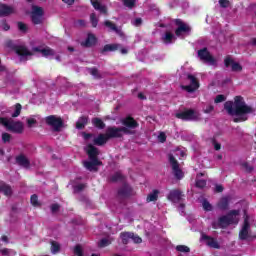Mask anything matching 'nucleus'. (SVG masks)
<instances>
[{
	"mask_svg": "<svg viewBox=\"0 0 256 256\" xmlns=\"http://www.w3.org/2000/svg\"><path fill=\"white\" fill-rule=\"evenodd\" d=\"M224 109H226L229 115L234 117V122L239 123L241 121H247L249 115L253 113V108L245 103L243 97L236 96L233 102H226L224 104Z\"/></svg>",
	"mask_w": 256,
	"mask_h": 256,
	"instance_id": "1",
	"label": "nucleus"
},
{
	"mask_svg": "<svg viewBox=\"0 0 256 256\" xmlns=\"http://www.w3.org/2000/svg\"><path fill=\"white\" fill-rule=\"evenodd\" d=\"M122 125L125 127H111L107 129L108 139H113L117 137H123V135H133V131L131 129H137L139 124L132 117H127L121 120Z\"/></svg>",
	"mask_w": 256,
	"mask_h": 256,
	"instance_id": "2",
	"label": "nucleus"
},
{
	"mask_svg": "<svg viewBox=\"0 0 256 256\" xmlns=\"http://www.w3.org/2000/svg\"><path fill=\"white\" fill-rule=\"evenodd\" d=\"M85 151L88 154L90 159L89 161L83 162L85 169H87L88 171H94V172L99 171V167L103 165V162L97 159V155H99V150L92 144H88L85 147Z\"/></svg>",
	"mask_w": 256,
	"mask_h": 256,
	"instance_id": "3",
	"label": "nucleus"
},
{
	"mask_svg": "<svg viewBox=\"0 0 256 256\" xmlns=\"http://www.w3.org/2000/svg\"><path fill=\"white\" fill-rule=\"evenodd\" d=\"M0 125H3L7 131L12 133H23L25 126L21 121H15L13 118H0Z\"/></svg>",
	"mask_w": 256,
	"mask_h": 256,
	"instance_id": "4",
	"label": "nucleus"
},
{
	"mask_svg": "<svg viewBox=\"0 0 256 256\" xmlns=\"http://www.w3.org/2000/svg\"><path fill=\"white\" fill-rule=\"evenodd\" d=\"M239 215H241V210H232L227 215L219 218V225L222 227L237 225L239 223Z\"/></svg>",
	"mask_w": 256,
	"mask_h": 256,
	"instance_id": "5",
	"label": "nucleus"
},
{
	"mask_svg": "<svg viewBox=\"0 0 256 256\" xmlns=\"http://www.w3.org/2000/svg\"><path fill=\"white\" fill-rule=\"evenodd\" d=\"M251 237V224L249 223V215H245L242 228L239 232V239L245 241Z\"/></svg>",
	"mask_w": 256,
	"mask_h": 256,
	"instance_id": "6",
	"label": "nucleus"
},
{
	"mask_svg": "<svg viewBox=\"0 0 256 256\" xmlns=\"http://www.w3.org/2000/svg\"><path fill=\"white\" fill-rule=\"evenodd\" d=\"M198 57L200 61L207 63L208 65H217V59H215L207 48H203L198 51Z\"/></svg>",
	"mask_w": 256,
	"mask_h": 256,
	"instance_id": "7",
	"label": "nucleus"
},
{
	"mask_svg": "<svg viewBox=\"0 0 256 256\" xmlns=\"http://www.w3.org/2000/svg\"><path fill=\"white\" fill-rule=\"evenodd\" d=\"M187 79L190 82V85H182L181 89L187 91V93H194V91H197V89H199V81L195 76L191 74L187 76Z\"/></svg>",
	"mask_w": 256,
	"mask_h": 256,
	"instance_id": "8",
	"label": "nucleus"
},
{
	"mask_svg": "<svg viewBox=\"0 0 256 256\" xmlns=\"http://www.w3.org/2000/svg\"><path fill=\"white\" fill-rule=\"evenodd\" d=\"M31 19L34 25L43 23V8L39 6H32Z\"/></svg>",
	"mask_w": 256,
	"mask_h": 256,
	"instance_id": "9",
	"label": "nucleus"
},
{
	"mask_svg": "<svg viewBox=\"0 0 256 256\" xmlns=\"http://www.w3.org/2000/svg\"><path fill=\"white\" fill-rule=\"evenodd\" d=\"M177 119H183L184 121H195L199 119V113L194 110L184 111L176 114Z\"/></svg>",
	"mask_w": 256,
	"mask_h": 256,
	"instance_id": "10",
	"label": "nucleus"
},
{
	"mask_svg": "<svg viewBox=\"0 0 256 256\" xmlns=\"http://www.w3.org/2000/svg\"><path fill=\"white\" fill-rule=\"evenodd\" d=\"M169 161L172 166L173 173L177 179H183V171L179 169V162L175 160L173 154H169Z\"/></svg>",
	"mask_w": 256,
	"mask_h": 256,
	"instance_id": "11",
	"label": "nucleus"
},
{
	"mask_svg": "<svg viewBox=\"0 0 256 256\" xmlns=\"http://www.w3.org/2000/svg\"><path fill=\"white\" fill-rule=\"evenodd\" d=\"M175 24L178 27L175 31L177 37H181V35H183V33H190L191 32V27H189V25H187L181 19H176Z\"/></svg>",
	"mask_w": 256,
	"mask_h": 256,
	"instance_id": "12",
	"label": "nucleus"
},
{
	"mask_svg": "<svg viewBox=\"0 0 256 256\" xmlns=\"http://www.w3.org/2000/svg\"><path fill=\"white\" fill-rule=\"evenodd\" d=\"M46 123L47 125H50V127H53L55 131H59L61 129V126L63 125V120L57 116H48L46 117Z\"/></svg>",
	"mask_w": 256,
	"mask_h": 256,
	"instance_id": "13",
	"label": "nucleus"
},
{
	"mask_svg": "<svg viewBox=\"0 0 256 256\" xmlns=\"http://www.w3.org/2000/svg\"><path fill=\"white\" fill-rule=\"evenodd\" d=\"M225 67H231V70L240 73V71H243V66L241 64L235 62L233 58L231 57H226L224 60Z\"/></svg>",
	"mask_w": 256,
	"mask_h": 256,
	"instance_id": "14",
	"label": "nucleus"
},
{
	"mask_svg": "<svg viewBox=\"0 0 256 256\" xmlns=\"http://www.w3.org/2000/svg\"><path fill=\"white\" fill-rule=\"evenodd\" d=\"M183 199V193L179 190H172L168 194V200L172 201V203H179Z\"/></svg>",
	"mask_w": 256,
	"mask_h": 256,
	"instance_id": "15",
	"label": "nucleus"
},
{
	"mask_svg": "<svg viewBox=\"0 0 256 256\" xmlns=\"http://www.w3.org/2000/svg\"><path fill=\"white\" fill-rule=\"evenodd\" d=\"M32 51H35L36 53H42L44 57H53V55H55V50L49 47H34Z\"/></svg>",
	"mask_w": 256,
	"mask_h": 256,
	"instance_id": "16",
	"label": "nucleus"
},
{
	"mask_svg": "<svg viewBox=\"0 0 256 256\" xmlns=\"http://www.w3.org/2000/svg\"><path fill=\"white\" fill-rule=\"evenodd\" d=\"M201 239L203 241H206V245H208V247H211L212 249H219L221 246H219V242H217V240H215L214 238H211L205 234H202Z\"/></svg>",
	"mask_w": 256,
	"mask_h": 256,
	"instance_id": "17",
	"label": "nucleus"
},
{
	"mask_svg": "<svg viewBox=\"0 0 256 256\" xmlns=\"http://www.w3.org/2000/svg\"><path fill=\"white\" fill-rule=\"evenodd\" d=\"M0 193H3L4 195H6V197H11V195H13V189L11 188V186H9V184L0 181Z\"/></svg>",
	"mask_w": 256,
	"mask_h": 256,
	"instance_id": "18",
	"label": "nucleus"
},
{
	"mask_svg": "<svg viewBox=\"0 0 256 256\" xmlns=\"http://www.w3.org/2000/svg\"><path fill=\"white\" fill-rule=\"evenodd\" d=\"M14 11L13 7L0 3V17H7V15H11Z\"/></svg>",
	"mask_w": 256,
	"mask_h": 256,
	"instance_id": "19",
	"label": "nucleus"
},
{
	"mask_svg": "<svg viewBox=\"0 0 256 256\" xmlns=\"http://www.w3.org/2000/svg\"><path fill=\"white\" fill-rule=\"evenodd\" d=\"M107 141H109V136L107 135V133L100 134L93 140L94 145H98V146L105 145V143H107Z\"/></svg>",
	"mask_w": 256,
	"mask_h": 256,
	"instance_id": "20",
	"label": "nucleus"
},
{
	"mask_svg": "<svg viewBox=\"0 0 256 256\" xmlns=\"http://www.w3.org/2000/svg\"><path fill=\"white\" fill-rule=\"evenodd\" d=\"M97 43V38L93 34H88L87 39L81 43L82 47H93Z\"/></svg>",
	"mask_w": 256,
	"mask_h": 256,
	"instance_id": "21",
	"label": "nucleus"
},
{
	"mask_svg": "<svg viewBox=\"0 0 256 256\" xmlns=\"http://www.w3.org/2000/svg\"><path fill=\"white\" fill-rule=\"evenodd\" d=\"M104 25L108 27V29H110L111 31H115V33H117V35H119L120 37H123V31L120 28H117V26L111 21H105Z\"/></svg>",
	"mask_w": 256,
	"mask_h": 256,
	"instance_id": "22",
	"label": "nucleus"
},
{
	"mask_svg": "<svg viewBox=\"0 0 256 256\" xmlns=\"http://www.w3.org/2000/svg\"><path fill=\"white\" fill-rule=\"evenodd\" d=\"M16 53L22 58L31 57V55H33V53H31V51H29L25 46H19L16 49Z\"/></svg>",
	"mask_w": 256,
	"mask_h": 256,
	"instance_id": "23",
	"label": "nucleus"
},
{
	"mask_svg": "<svg viewBox=\"0 0 256 256\" xmlns=\"http://www.w3.org/2000/svg\"><path fill=\"white\" fill-rule=\"evenodd\" d=\"M16 162L18 163V165H21V167H25L26 169H29V159H27L25 157V155H20L16 158Z\"/></svg>",
	"mask_w": 256,
	"mask_h": 256,
	"instance_id": "24",
	"label": "nucleus"
},
{
	"mask_svg": "<svg viewBox=\"0 0 256 256\" xmlns=\"http://www.w3.org/2000/svg\"><path fill=\"white\" fill-rule=\"evenodd\" d=\"M90 1L94 9H96V11H100V13H107V7L101 5L99 1L97 0H90Z\"/></svg>",
	"mask_w": 256,
	"mask_h": 256,
	"instance_id": "25",
	"label": "nucleus"
},
{
	"mask_svg": "<svg viewBox=\"0 0 256 256\" xmlns=\"http://www.w3.org/2000/svg\"><path fill=\"white\" fill-rule=\"evenodd\" d=\"M159 199V190H153L146 198L147 203L157 201Z\"/></svg>",
	"mask_w": 256,
	"mask_h": 256,
	"instance_id": "26",
	"label": "nucleus"
},
{
	"mask_svg": "<svg viewBox=\"0 0 256 256\" xmlns=\"http://www.w3.org/2000/svg\"><path fill=\"white\" fill-rule=\"evenodd\" d=\"M174 40H175V35L171 32H166L162 37V41H164L165 43H173Z\"/></svg>",
	"mask_w": 256,
	"mask_h": 256,
	"instance_id": "27",
	"label": "nucleus"
},
{
	"mask_svg": "<svg viewBox=\"0 0 256 256\" xmlns=\"http://www.w3.org/2000/svg\"><path fill=\"white\" fill-rule=\"evenodd\" d=\"M120 237L122 239V243L124 245H127V243H129V239H131V237H133V233L131 232H123L120 234Z\"/></svg>",
	"mask_w": 256,
	"mask_h": 256,
	"instance_id": "28",
	"label": "nucleus"
},
{
	"mask_svg": "<svg viewBox=\"0 0 256 256\" xmlns=\"http://www.w3.org/2000/svg\"><path fill=\"white\" fill-rule=\"evenodd\" d=\"M121 45L119 44H107L104 46L102 53H106L107 51H117Z\"/></svg>",
	"mask_w": 256,
	"mask_h": 256,
	"instance_id": "29",
	"label": "nucleus"
},
{
	"mask_svg": "<svg viewBox=\"0 0 256 256\" xmlns=\"http://www.w3.org/2000/svg\"><path fill=\"white\" fill-rule=\"evenodd\" d=\"M92 124L94 125V127H97L98 129H105V123L103 122V120L99 118H93Z\"/></svg>",
	"mask_w": 256,
	"mask_h": 256,
	"instance_id": "30",
	"label": "nucleus"
},
{
	"mask_svg": "<svg viewBox=\"0 0 256 256\" xmlns=\"http://www.w3.org/2000/svg\"><path fill=\"white\" fill-rule=\"evenodd\" d=\"M87 121H88L87 117H81V118L77 121L76 127H77L78 129H83V127H85V125H87Z\"/></svg>",
	"mask_w": 256,
	"mask_h": 256,
	"instance_id": "31",
	"label": "nucleus"
},
{
	"mask_svg": "<svg viewBox=\"0 0 256 256\" xmlns=\"http://www.w3.org/2000/svg\"><path fill=\"white\" fill-rule=\"evenodd\" d=\"M61 246L57 242H51V251L55 255V253H59Z\"/></svg>",
	"mask_w": 256,
	"mask_h": 256,
	"instance_id": "32",
	"label": "nucleus"
},
{
	"mask_svg": "<svg viewBox=\"0 0 256 256\" xmlns=\"http://www.w3.org/2000/svg\"><path fill=\"white\" fill-rule=\"evenodd\" d=\"M30 202L31 205H33V207H39L41 204L39 203V197H37V195H32L30 198Z\"/></svg>",
	"mask_w": 256,
	"mask_h": 256,
	"instance_id": "33",
	"label": "nucleus"
},
{
	"mask_svg": "<svg viewBox=\"0 0 256 256\" xmlns=\"http://www.w3.org/2000/svg\"><path fill=\"white\" fill-rule=\"evenodd\" d=\"M218 207L220 209H222L223 211H225V209H227V207H229V202L227 201V198H223L221 200V202L218 204Z\"/></svg>",
	"mask_w": 256,
	"mask_h": 256,
	"instance_id": "34",
	"label": "nucleus"
},
{
	"mask_svg": "<svg viewBox=\"0 0 256 256\" xmlns=\"http://www.w3.org/2000/svg\"><path fill=\"white\" fill-rule=\"evenodd\" d=\"M123 5L128 7V9H133L135 7V0H122Z\"/></svg>",
	"mask_w": 256,
	"mask_h": 256,
	"instance_id": "35",
	"label": "nucleus"
},
{
	"mask_svg": "<svg viewBox=\"0 0 256 256\" xmlns=\"http://www.w3.org/2000/svg\"><path fill=\"white\" fill-rule=\"evenodd\" d=\"M111 239L109 238H103L102 240H100L99 242V247H107L108 245H111Z\"/></svg>",
	"mask_w": 256,
	"mask_h": 256,
	"instance_id": "36",
	"label": "nucleus"
},
{
	"mask_svg": "<svg viewBox=\"0 0 256 256\" xmlns=\"http://www.w3.org/2000/svg\"><path fill=\"white\" fill-rule=\"evenodd\" d=\"M202 207H203L204 211H212V209H213V206L207 200H204L202 202Z\"/></svg>",
	"mask_w": 256,
	"mask_h": 256,
	"instance_id": "37",
	"label": "nucleus"
},
{
	"mask_svg": "<svg viewBox=\"0 0 256 256\" xmlns=\"http://www.w3.org/2000/svg\"><path fill=\"white\" fill-rule=\"evenodd\" d=\"M21 109H22V106L21 104H16L15 105V112L12 114V117H19V115H21Z\"/></svg>",
	"mask_w": 256,
	"mask_h": 256,
	"instance_id": "38",
	"label": "nucleus"
},
{
	"mask_svg": "<svg viewBox=\"0 0 256 256\" xmlns=\"http://www.w3.org/2000/svg\"><path fill=\"white\" fill-rule=\"evenodd\" d=\"M176 249L177 251H180V253H189V251H191V249L185 245H178Z\"/></svg>",
	"mask_w": 256,
	"mask_h": 256,
	"instance_id": "39",
	"label": "nucleus"
},
{
	"mask_svg": "<svg viewBox=\"0 0 256 256\" xmlns=\"http://www.w3.org/2000/svg\"><path fill=\"white\" fill-rule=\"evenodd\" d=\"M2 141L3 143H9L11 141V134L7 132L2 133Z\"/></svg>",
	"mask_w": 256,
	"mask_h": 256,
	"instance_id": "40",
	"label": "nucleus"
},
{
	"mask_svg": "<svg viewBox=\"0 0 256 256\" xmlns=\"http://www.w3.org/2000/svg\"><path fill=\"white\" fill-rule=\"evenodd\" d=\"M131 24L134 25V27H141L143 20L141 18H136L131 21Z\"/></svg>",
	"mask_w": 256,
	"mask_h": 256,
	"instance_id": "41",
	"label": "nucleus"
},
{
	"mask_svg": "<svg viewBox=\"0 0 256 256\" xmlns=\"http://www.w3.org/2000/svg\"><path fill=\"white\" fill-rule=\"evenodd\" d=\"M86 185L85 184H78L74 186V193H79L85 189Z\"/></svg>",
	"mask_w": 256,
	"mask_h": 256,
	"instance_id": "42",
	"label": "nucleus"
},
{
	"mask_svg": "<svg viewBox=\"0 0 256 256\" xmlns=\"http://www.w3.org/2000/svg\"><path fill=\"white\" fill-rule=\"evenodd\" d=\"M11 253H13V250L7 248L0 250V256H9Z\"/></svg>",
	"mask_w": 256,
	"mask_h": 256,
	"instance_id": "43",
	"label": "nucleus"
},
{
	"mask_svg": "<svg viewBox=\"0 0 256 256\" xmlns=\"http://www.w3.org/2000/svg\"><path fill=\"white\" fill-rule=\"evenodd\" d=\"M206 185H207V181L205 180L196 181V187H199L200 189H203Z\"/></svg>",
	"mask_w": 256,
	"mask_h": 256,
	"instance_id": "44",
	"label": "nucleus"
},
{
	"mask_svg": "<svg viewBox=\"0 0 256 256\" xmlns=\"http://www.w3.org/2000/svg\"><path fill=\"white\" fill-rule=\"evenodd\" d=\"M158 141L160 143H165V141H167V136L165 135V133L161 132L159 135H158Z\"/></svg>",
	"mask_w": 256,
	"mask_h": 256,
	"instance_id": "45",
	"label": "nucleus"
},
{
	"mask_svg": "<svg viewBox=\"0 0 256 256\" xmlns=\"http://www.w3.org/2000/svg\"><path fill=\"white\" fill-rule=\"evenodd\" d=\"M90 21H91L93 27H97L98 20H97V17L95 16V14H91Z\"/></svg>",
	"mask_w": 256,
	"mask_h": 256,
	"instance_id": "46",
	"label": "nucleus"
},
{
	"mask_svg": "<svg viewBox=\"0 0 256 256\" xmlns=\"http://www.w3.org/2000/svg\"><path fill=\"white\" fill-rule=\"evenodd\" d=\"M18 29L23 33H27V26L23 22L18 23Z\"/></svg>",
	"mask_w": 256,
	"mask_h": 256,
	"instance_id": "47",
	"label": "nucleus"
},
{
	"mask_svg": "<svg viewBox=\"0 0 256 256\" xmlns=\"http://www.w3.org/2000/svg\"><path fill=\"white\" fill-rule=\"evenodd\" d=\"M130 239H132V241H134V243H143V239H141V237L133 234L132 237H130Z\"/></svg>",
	"mask_w": 256,
	"mask_h": 256,
	"instance_id": "48",
	"label": "nucleus"
},
{
	"mask_svg": "<svg viewBox=\"0 0 256 256\" xmlns=\"http://www.w3.org/2000/svg\"><path fill=\"white\" fill-rule=\"evenodd\" d=\"M242 168L247 172V173H251L253 171V167L249 166V164L247 163H243L242 164Z\"/></svg>",
	"mask_w": 256,
	"mask_h": 256,
	"instance_id": "49",
	"label": "nucleus"
},
{
	"mask_svg": "<svg viewBox=\"0 0 256 256\" xmlns=\"http://www.w3.org/2000/svg\"><path fill=\"white\" fill-rule=\"evenodd\" d=\"M219 5L224 9H227V7H229V0H219Z\"/></svg>",
	"mask_w": 256,
	"mask_h": 256,
	"instance_id": "50",
	"label": "nucleus"
},
{
	"mask_svg": "<svg viewBox=\"0 0 256 256\" xmlns=\"http://www.w3.org/2000/svg\"><path fill=\"white\" fill-rule=\"evenodd\" d=\"M215 103H223V101H225V96L224 95H218L215 98Z\"/></svg>",
	"mask_w": 256,
	"mask_h": 256,
	"instance_id": "51",
	"label": "nucleus"
},
{
	"mask_svg": "<svg viewBox=\"0 0 256 256\" xmlns=\"http://www.w3.org/2000/svg\"><path fill=\"white\" fill-rule=\"evenodd\" d=\"M35 123H37V120H35L34 118H28L27 119L28 127H33V125H35Z\"/></svg>",
	"mask_w": 256,
	"mask_h": 256,
	"instance_id": "52",
	"label": "nucleus"
},
{
	"mask_svg": "<svg viewBox=\"0 0 256 256\" xmlns=\"http://www.w3.org/2000/svg\"><path fill=\"white\" fill-rule=\"evenodd\" d=\"M121 179H123V175H121V173H116V174L112 177V181H121Z\"/></svg>",
	"mask_w": 256,
	"mask_h": 256,
	"instance_id": "53",
	"label": "nucleus"
},
{
	"mask_svg": "<svg viewBox=\"0 0 256 256\" xmlns=\"http://www.w3.org/2000/svg\"><path fill=\"white\" fill-rule=\"evenodd\" d=\"M89 72L93 75V77H99V70H97V68H92Z\"/></svg>",
	"mask_w": 256,
	"mask_h": 256,
	"instance_id": "54",
	"label": "nucleus"
},
{
	"mask_svg": "<svg viewBox=\"0 0 256 256\" xmlns=\"http://www.w3.org/2000/svg\"><path fill=\"white\" fill-rule=\"evenodd\" d=\"M59 204H52L51 205V211L52 213H57V211H59Z\"/></svg>",
	"mask_w": 256,
	"mask_h": 256,
	"instance_id": "55",
	"label": "nucleus"
},
{
	"mask_svg": "<svg viewBox=\"0 0 256 256\" xmlns=\"http://www.w3.org/2000/svg\"><path fill=\"white\" fill-rule=\"evenodd\" d=\"M86 25H87V22H85V20H78L76 22L77 27H85Z\"/></svg>",
	"mask_w": 256,
	"mask_h": 256,
	"instance_id": "56",
	"label": "nucleus"
},
{
	"mask_svg": "<svg viewBox=\"0 0 256 256\" xmlns=\"http://www.w3.org/2000/svg\"><path fill=\"white\" fill-rule=\"evenodd\" d=\"M2 29L4 31H9V29H11V27L9 26V24H7V22L3 21L2 22Z\"/></svg>",
	"mask_w": 256,
	"mask_h": 256,
	"instance_id": "57",
	"label": "nucleus"
},
{
	"mask_svg": "<svg viewBox=\"0 0 256 256\" xmlns=\"http://www.w3.org/2000/svg\"><path fill=\"white\" fill-rule=\"evenodd\" d=\"M215 191H216V193H223V186L222 185H216Z\"/></svg>",
	"mask_w": 256,
	"mask_h": 256,
	"instance_id": "58",
	"label": "nucleus"
},
{
	"mask_svg": "<svg viewBox=\"0 0 256 256\" xmlns=\"http://www.w3.org/2000/svg\"><path fill=\"white\" fill-rule=\"evenodd\" d=\"M213 106L208 105L205 109H204V113H211L213 111Z\"/></svg>",
	"mask_w": 256,
	"mask_h": 256,
	"instance_id": "59",
	"label": "nucleus"
},
{
	"mask_svg": "<svg viewBox=\"0 0 256 256\" xmlns=\"http://www.w3.org/2000/svg\"><path fill=\"white\" fill-rule=\"evenodd\" d=\"M176 155H180V157H185V152L183 150H176Z\"/></svg>",
	"mask_w": 256,
	"mask_h": 256,
	"instance_id": "60",
	"label": "nucleus"
},
{
	"mask_svg": "<svg viewBox=\"0 0 256 256\" xmlns=\"http://www.w3.org/2000/svg\"><path fill=\"white\" fill-rule=\"evenodd\" d=\"M118 195L121 197H127V192L125 190H119Z\"/></svg>",
	"mask_w": 256,
	"mask_h": 256,
	"instance_id": "61",
	"label": "nucleus"
},
{
	"mask_svg": "<svg viewBox=\"0 0 256 256\" xmlns=\"http://www.w3.org/2000/svg\"><path fill=\"white\" fill-rule=\"evenodd\" d=\"M214 149H215L216 151H219V150L221 149V144L215 142V143H214Z\"/></svg>",
	"mask_w": 256,
	"mask_h": 256,
	"instance_id": "62",
	"label": "nucleus"
},
{
	"mask_svg": "<svg viewBox=\"0 0 256 256\" xmlns=\"http://www.w3.org/2000/svg\"><path fill=\"white\" fill-rule=\"evenodd\" d=\"M62 1L67 5H73V3H75V0H62Z\"/></svg>",
	"mask_w": 256,
	"mask_h": 256,
	"instance_id": "63",
	"label": "nucleus"
},
{
	"mask_svg": "<svg viewBox=\"0 0 256 256\" xmlns=\"http://www.w3.org/2000/svg\"><path fill=\"white\" fill-rule=\"evenodd\" d=\"M184 209H185V204H180L179 205V210L181 211V213H183Z\"/></svg>",
	"mask_w": 256,
	"mask_h": 256,
	"instance_id": "64",
	"label": "nucleus"
}]
</instances>
